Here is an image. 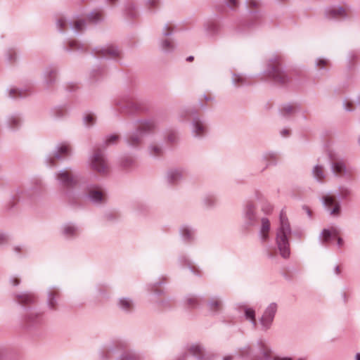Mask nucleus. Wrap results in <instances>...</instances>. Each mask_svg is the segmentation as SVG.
Masks as SVG:
<instances>
[{"label":"nucleus","mask_w":360,"mask_h":360,"mask_svg":"<svg viewBox=\"0 0 360 360\" xmlns=\"http://www.w3.org/2000/svg\"><path fill=\"white\" fill-rule=\"evenodd\" d=\"M116 360H143V356L136 350L127 349L120 355Z\"/></svg>","instance_id":"nucleus-23"},{"label":"nucleus","mask_w":360,"mask_h":360,"mask_svg":"<svg viewBox=\"0 0 360 360\" xmlns=\"http://www.w3.org/2000/svg\"><path fill=\"white\" fill-rule=\"evenodd\" d=\"M89 165L91 169L101 174H107L110 172V166L105 159H91Z\"/></svg>","instance_id":"nucleus-14"},{"label":"nucleus","mask_w":360,"mask_h":360,"mask_svg":"<svg viewBox=\"0 0 360 360\" xmlns=\"http://www.w3.org/2000/svg\"><path fill=\"white\" fill-rule=\"evenodd\" d=\"M127 347V343L122 340H116L99 352V356L102 360H109L110 354L115 350H122Z\"/></svg>","instance_id":"nucleus-10"},{"label":"nucleus","mask_w":360,"mask_h":360,"mask_svg":"<svg viewBox=\"0 0 360 360\" xmlns=\"http://www.w3.org/2000/svg\"><path fill=\"white\" fill-rule=\"evenodd\" d=\"M229 6L231 8H235L238 6V0H229Z\"/></svg>","instance_id":"nucleus-54"},{"label":"nucleus","mask_w":360,"mask_h":360,"mask_svg":"<svg viewBox=\"0 0 360 360\" xmlns=\"http://www.w3.org/2000/svg\"><path fill=\"white\" fill-rule=\"evenodd\" d=\"M312 173L314 179L319 182H321L326 177L324 170L320 165H316L313 169Z\"/></svg>","instance_id":"nucleus-30"},{"label":"nucleus","mask_w":360,"mask_h":360,"mask_svg":"<svg viewBox=\"0 0 360 360\" xmlns=\"http://www.w3.org/2000/svg\"><path fill=\"white\" fill-rule=\"evenodd\" d=\"M328 64V61L326 60H323V59H321L318 61V66L320 68H322L325 66H326Z\"/></svg>","instance_id":"nucleus-53"},{"label":"nucleus","mask_w":360,"mask_h":360,"mask_svg":"<svg viewBox=\"0 0 360 360\" xmlns=\"http://www.w3.org/2000/svg\"><path fill=\"white\" fill-rule=\"evenodd\" d=\"M86 198L96 205H100L105 202V191L97 186H90L88 187Z\"/></svg>","instance_id":"nucleus-7"},{"label":"nucleus","mask_w":360,"mask_h":360,"mask_svg":"<svg viewBox=\"0 0 360 360\" xmlns=\"http://www.w3.org/2000/svg\"><path fill=\"white\" fill-rule=\"evenodd\" d=\"M127 142L132 146H136L139 142V138L137 134H132L128 138Z\"/></svg>","instance_id":"nucleus-38"},{"label":"nucleus","mask_w":360,"mask_h":360,"mask_svg":"<svg viewBox=\"0 0 360 360\" xmlns=\"http://www.w3.org/2000/svg\"><path fill=\"white\" fill-rule=\"evenodd\" d=\"M164 283H165L164 281H156L153 283H150L149 285L150 292L157 295H163V293H164L163 290L158 289V286L161 285Z\"/></svg>","instance_id":"nucleus-31"},{"label":"nucleus","mask_w":360,"mask_h":360,"mask_svg":"<svg viewBox=\"0 0 360 360\" xmlns=\"http://www.w3.org/2000/svg\"><path fill=\"white\" fill-rule=\"evenodd\" d=\"M105 218L108 221H115L118 218V216L114 212H108L105 214Z\"/></svg>","instance_id":"nucleus-43"},{"label":"nucleus","mask_w":360,"mask_h":360,"mask_svg":"<svg viewBox=\"0 0 360 360\" xmlns=\"http://www.w3.org/2000/svg\"><path fill=\"white\" fill-rule=\"evenodd\" d=\"M343 240L342 238H337V245L339 247V248H341L342 245H343Z\"/></svg>","instance_id":"nucleus-58"},{"label":"nucleus","mask_w":360,"mask_h":360,"mask_svg":"<svg viewBox=\"0 0 360 360\" xmlns=\"http://www.w3.org/2000/svg\"><path fill=\"white\" fill-rule=\"evenodd\" d=\"M41 190V185L31 187L28 189L24 190L21 192L20 198L22 200L30 199L32 200L34 196L39 195Z\"/></svg>","instance_id":"nucleus-24"},{"label":"nucleus","mask_w":360,"mask_h":360,"mask_svg":"<svg viewBox=\"0 0 360 360\" xmlns=\"http://www.w3.org/2000/svg\"><path fill=\"white\" fill-rule=\"evenodd\" d=\"M188 269L195 276H202L201 270L199 269V267H198L197 266L193 264V263L191 266H189V267Z\"/></svg>","instance_id":"nucleus-40"},{"label":"nucleus","mask_w":360,"mask_h":360,"mask_svg":"<svg viewBox=\"0 0 360 360\" xmlns=\"http://www.w3.org/2000/svg\"><path fill=\"white\" fill-rule=\"evenodd\" d=\"M57 180L59 185L64 189L74 188L77 184V178L66 169H63L57 174Z\"/></svg>","instance_id":"nucleus-8"},{"label":"nucleus","mask_w":360,"mask_h":360,"mask_svg":"<svg viewBox=\"0 0 360 360\" xmlns=\"http://www.w3.org/2000/svg\"><path fill=\"white\" fill-rule=\"evenodd\" d=\"M338 233V231L335 228H332L331 229H324L319 236V241L323 245H324L331 239L335 238Z\"/></svg>","instance_id":"nucleus-20"},{"label":"nucleus","mask_w":360,"mask_h":360,"mask_svg":"<svg viewBox=\"0 0 360 360\" xmlns=\"http://www.w3.org/2000/svg\"><path fill=\"white\" fill-rule=\"evenodd\" d=\"M60 296V289L57 286H51L47 290L46 305L50 310H56Z\"/></svg>","instance_id":"nucleus-9"},{"label":"nucleus","mask_w":360,"mask_h":360,"mask_svg":"<svg viewBox=\"0 0 360 360\" xmlns=\"http://www.w3.org/2000/svg\"><path fill=\"white\" fill-rule=\"evenodd\" d=\"M152 150H153V152H154V155H158V156H159V155H162V149H161V148H160V146H156V145H155V146H153L152 147Z\"/></svg>","instance_id":"nucleus-48"},{"label":"nucleus","mask_w":360,"mask_h":360,"mask_svg":"<svg viewBox=\"0 0 360 360\" xmlns=\"http://www.w3.org/2000/svg\"><path fill=\"white\" fill-rule=\"evenodd\" d=\"M9 241V236L4 232H0V246L6 244Z\"/></svg>","instance_id":"nucleus-42"},{"label":"nucleus","mask_w":360,"mask_h":360,"mask_svg":"<svg viewBox=\"0 0 360 360\" xmlns=\"http://www.w3.org/2000/svg\"><path fill=\"white\" fill-rule=\"evenodd\" d=\"M77 41H70L69 42V46H70V47L71 49H74V48H75V46H77Z\"/></svg>","instance_id":"nucleus-63"},{"label":"nucleus","mask_w":360,"mask_h":360,"mask_svg":"<svg viewBox=\"0 0 360 360\" xmlns=\"http://www.w3.org/2000/svg\"><path fill=\"white\" fill-rule=\"evenodd\" d=\"M12 297L23 310L22 324L25 328H35L42 323L43 313L32 307L37 302V295L29 291H22L13 292Z\"/></svg>","instance_id":"nucleus-1"},{"label":"nucleus","mask_w":360,"mask_h":360,"mask_svg":"<svg viewBox=\"0 0 360 360\" xmlns=\"http://www.w3.org/2000/svg\"><path fill=\"white\" fill-rule=\"evenodd\" d=\"M259 217L256 212V207L254 203L248 202L243 210V227L248 230L258 224Z\"/></svg>","instance_id":"nucleus-6"},{"label":"nucleus","mask_w":360,"mask_h":360,"mask_svg":"<svg viewBox=\"0 0 360 360\" xmlns=\"http://www.w3.org/2000/svg\"><path fill=\"white\" fill-rule=\"evenodd\" d=\"M234 81L236 82H243V78L240 76H236L235 78H234Z\"/></svg>","instance_id":"nucleus-64"},{"label":"nucleus","mask_w":360,"mask_h":360,"mask_svg":"<svg viewBox=\"0 0 360 360\" xmlns=\"http://www.w3.org/2000/svg\"><path fill=\"white\" fill-rule=\"evenodd\" d=\"M207 308L212 315L219 314L223 309V300L219 296L210 297L207 303Z\"/></svg>","instance_id":"nucleus-13"},{"label":"nucleus","mask_w":360,"mask_h":360,"mask_svg":"<svg viewBox=\"0 0 360 360\" xmlns=\"http://www.w3.org/2000/svg\"><path fill=\"white\" fill-rule=\"evenodd\" d=\"M334 272L336 275H340V266L338 265L335 266V268H334Z\"/></svg>","instance_id":"nucleus-62"},{"label":"nucleus","mask_w":360,"mask_h":360,"mask_svg":"<svg viewBox=\"0 0 360 360\" xmlns=\"http://www.w3.org/2000/svg\"><path fill=\"white\" fill-rule=\"evenodd\" d=\"M178 261L179 264L184 266L188 268L193 264V262L186 255H181L179 257Z\"/></svg>","instance_id":"nucleus-36"},{"label":"nucleus","mask_w":360,"mask_h":360,"mask_svg":"<svg viewBox=\"0 0 360 360\" xmlns=\"http://www.w3.org/2000/svg\"><path fill=\"white\" fill-rule=\"evenodd\" d=\"M257 346L264 359H271L272 350L264 340H258L257 342Z\"/></svg>","instance_id":"nucleus-21"},{"label":"nucleus","mask_w":360,"mask_h":360,"mask_svg":"<svg viewBox=\"0 0 360 360\" xmlns=\"http://www.w3.org/2000/svg\"><path fill=\"white\" fill-rule=\"evenodd\" d=\"M116 164L125 170L131 169L136 165L134 159H117Z\"/></svg>","instance_id":"nucleus-28"},{"label":"nucleus","mask_w":360,"mask_h":360,"mask_svg":"<svg viewBox=\"0 0 360 360\" xmlns=\"http://www.w3.org/2000/svg\"><path fill=\"white\" fill-rule=\"evenodd\" d=\"M102 51L105 52L102 53V55H108L110 57H117L120 55V51L118 49L113 46H110L107 48L106 49L103 50Z\"/></svg>","instance_id":"nucleus-35"},{"label":"nucleus","mask_w":360,"mask_h":360,"mask_svg":"<svg viewBox=\"0 0 360 360\" xmlns=\"http://www.w3.org/2000/svg\"><path fill=\"white\" fill-rule=\"evenodd\" d=\"M203 203L207 207H212L215 203V199L212 195H207L203 198Z\"/></svg>","instance_id":"nucleus-37"},{"label":"nucleus","mask_w":360,"mask_h":360,"mask_svg":"<svg viewBox=\"0 0 360 360\" xmlns=\"http://www.w3.org/2000/svg\"><path fill=\"white\" fill-rule=\"evenodd\" d=\"M294 110V107L291 105H286L283 108V112L285 114L290 113Z\"/></svg>","instance_id":"nucleus-51"},{"label":"nucleus","mask_w":360,"mask_h":360,"mask_svg":"<svg viewBox=\"0 0 360 360\" xmlns=\"http://www.w3.org/2000/svg\"><path fill=\"white\" fill-rule=\"evenodd\" d=\"M162 46L165 49H169L170 48L172 49L173 46L172 42L168 40H165L163 42Z\"/></svg>","instance_id":"nucleus-52"},{"label":"nucleus","mask_w":360,"mask_h":360,"mask_svg":"<svg viewBox=\"0 0 360 360\" xmlns=\"http://www.w3.org/2000/svg\"><path fill=\"white\" fill-rule=\"evenodd\" d=\"M19 122H20L19 118L16 117H12L11 120V124H12L13 127L17 126Z\"/></svg>","instance_id":"nucleus-56"},{"label":"nucleus","mask_w":360,"mask_h":360,"mask_svg":"<svg viewBox=\"0 0 360 360\" xmlns=\"http://www.w3.org/2000/svg\"><path fill=\"white\" fill-rule=\"evenodd\" d=\"M279 221V226L276 233V244L280 255L283 259H288L290 255L289 237L292 230L286 213L283 210L280 212Z\"/></svg>","instance_id":"nucleus-2"},{"label":"nucleus","mask_w":360,"mask_h":360,"mask_svg":"<svg viewBox=\"0 0 360 360\" xmlns=\"http://www.w3.org/2000/svg\"><path fill=\"white\" fill-rule=\"evenodd\" d=\"M277 310L278 304L276 302H271L266 307L259 319V329L262 331L266 332L271 328Z\"/></svg>","instance_id":"nucleus-4"},{"label":"nucleus","mask_w":360,"mask_h":360,"mask_svg":"<svg viewBox=\"0 0 360 360\" xmlns=\"http://www.w3.org/2000/svg\"><path fill=\"white\" fill-rule=\"evenodd\" d=\"M349 9L344 7H339L337 8L332 9L328 13V17L330 18H340L347 16L349 14Z\"/></svg>","instance_id":"nucleus-26"},{"label":"nucleus","mask_w":360,"mask_h":360,"mask_svg":"<svg viewBox=\"0 0 360 360\" xmlns=\"http://www.w3.org/2000/svg\"><path fill=\"white\" fill-rule=\"evenodd\" d=\"M154 127V125L153 123H150V122H147V123H141L140 125H139V129L141 130V131H150L151 129H153Z\"/></svg>","instance_id":"nucleus-41"},{"label":"nucleus","mask_w":360,"mask_h":360,"mask_svg":"<svg viewBox=\"0 0 360 360\" xmlns=\"http://www.w3.org/2000/svg\"><path fill=\"white\" fill-rule=\"evenodd\" d=\"M252 349L250 346H245L242 347L238 352V354L242 358H249L252 356Z\"/></svg>","instance_id":"nucleus-34"},{"label":"nucleus","mask_w":360,"mask_h":360,"mask_svg":"<svg viewBox=\"0 0 360 360\" xmlns=\"http://www.w3.org/2000/svg\"><path fill=\"white\" fill-rule=\"evenodd\" d=\"M271 75L274 80L278 82L285 83L288 81V77L286 74L281 71L277 63H274L271 64Z\"/></svg>","instance_id":"nucleus-17"},{"label":"nucleus","mask_w":360,"mask_h":360,"mask_svg":"<svg viewBox=\"0 0 360 360\" xmlns=\"http://www.w3.org/2000/svg\"><path fill=\"white\" fill-rule=\"evenodd\" d=\"M155 307L158 310L168 309L172 307V298L167 297L155 302Z\"/></svg>","instance_id":"nucleus-29"},{"label":"nucleus","mask_w":360,"mask_h":360,"mask_svg":"<svg viewBox=\"0 0 360 360\" xmlns=\"http://www.w3.org/2000/svg\"><path fill=\"white\" fill-rule=\"evenodd\" d=\"M84 25V22L81 19H77L75 21L74 27L77 31H81Z\"/></svg>","instance_id":"nucleus-44"},{"label":"nucleus","mask_w":360,"mask_h":360,"mask_svg":"<svg viewBox=\"0 0 360 360\" xmlns=\"http://www.w3.org/2000/svg\"><path fill=\"white\" fill-rule=\"evenodd\" d=\"M58 154L60 156H70L72 155L71 147L65 143L61 144L58 148Z\"/></svg>","instance_id":"nucleus-32"},{"label":"nucleus","mask_w":360,"mask_h":360,"mask_svg":"<svg viewBox=\"0 0 360 360\" xmlns=\"http://www.w3.org/2000/svg\"><path fill=\"white\" fill-rule=\"evenodd\" d=\"M272 360H293V359H292V358L289 357V356H274ZM297 360H305V359L303 358H300Z\"/></svg>","instance_id":"nucleus-49"},{"label":"nucleus","mask_w":360,"mask_h":360,"mask_svg":"<svg viewBox=\"0 0 360 360\" xmlns=\"http://www.w3.org/2000/svg\"><path fill=\"white\" fill-rule=\"evenodd\" d=\"M244 316L245 319L250 322L253 328H257V321L255 317V309L250 307H245L244 309Z\"/></svg>","instance_id":"nucleus-27"},{"label":"nucleus","mask_w":360,"mask_h":360,"mask_svg":"<svg viewBox=\"0 0 360 360\" xmlns=\"http://www.w3.org/2000/svg\"><path fill=\"white\" fill-rule=\"evenodd\" d=\"M15 349L9 345H0V360H8L15 354Z\"/></svg>","instance_id":"nucleus-22"},{"label":"nucleus","mask_w":360,"mask_h":360,"mask_svg":"<svg viewBox=\"0 0 360 360\" xmlns=\"http://www.w3.org/2000/svg\"><path fill=\"white\" fill-rule=\"evenodd\" d=\"M179 235L186 243H191L195 239V229L191 226L183 224L179 227Z\"/></svg>","instance_id":"nucleus-12"},{"label":"nucleus","mask_w":360,"mask_h":360,"mask_svg":"<svg viewBox=\"0 0 360 360\" xmlns=\"http://www.w3.org/2000/svg\"><path fill=\"white\" fill-rule=\"evenodd\" d=\"M172 30H173V28H172V25H167L165 27V34L166 35L169 34L172 32Z\"/></svg>","instance_id":"nucleus-57"},{"label":"nucleus","mask_w":360,"mask_h":360,"mask_svg":"<svg viewBox=\"0 0 360 360\" xmlns=\"http://www.w3.org/2000/svg\"><path fill=\"white\" fill-rule=\"evenodd\" d=\"M320 200L325 210L330 216L337 217L340 215L341 204L338 200L336 195L330 193L323 194L321 197Z\"/></svg>","instance_id":"nucleus-5"},{"label":"nucleus","mask_w":360,"mask_h":360,"mask_svg":"<svg viewBox=\"0 0 360 360\" xmlns=\"http://www.w3.org/2000/svg\"><path fill=\"white\" fill-rule=\"evenodd\" d=\"M270 221L266 217L261 219V227L259 232L262 243H264L269 240Z\"/></svg>","instance_id":"nucleus-16"},{"label":"nucleus","mask_w":360,"mask_h":360,"mask_svg":"<svg viewBox=\"0 0 360 360\" xmlns=\"http://www.w3.org/2000/svg\"><path fill=\"white\" fill-rule=\"evenodd\" d=\"M330 166L332 172L336 176H343L348 173V169L341 159H331Z\"/></svg>","instance_id":"nucleus-15"},{"label":"nucleus","mask_w":360,"mask_h":360,"mask_svg":"<svg viewBox=\"0 0 360 360\" xmlns=\"http://www.w3.org/2000/svg\"><path fill=\"white\" fill-rule=\"evenodd\" d=\"M195 131L197 135H202L205 131V127L200 122H196L195 124Z\"/></svg>","instance_id":"nucleus-39"},{"label":"nucleus","mask_w":360,"mask_h":360,"mask_svg":"<svg viewBox=\"0 0 360 360\" xmlns=\"http://www.w3.org/2000/svg\"><path fill=\"white\" fill-rule=\"evenodd\" d=\"M340 296L344 303H347L348 302L349 297L345 292H342Z\"/></svg>","instance_id":"nucleus-55"},{"label":"nucleus","mask_w":360,"mask_h":360,"mask_svg":"<svg viewBox=\"0 0 360 360\" xmlns=\"http://www.w3.org/2000/svg\"><path fill=\"white\" fill-rule=\"evenodd\" d=\"M95 120H96V117L94 115L92 114H88L86 117H85V121H86V123L88 124V125H92L94 122H95Z\"/></svg>","instance_id":"nucleus-46"},{"label":"nucleus","mask_w":360,"mask_h":360,"mask_svg":"<svg viewBox=\"0 0 360 360\" xmlns=\"http://www.w3.org/2000/svg\"><path fill=\"white\" fill-rule=\"evenodd\" d=\"M189 356H193L196 360H208L205 347L200 342L188 344L186 352L179 354L176 360H188Z\"/></svg>","instance_id":"nucleus-3"},{"label":"nucleus","mask_w":360,"mask_h":360,"mask_svg":"<svg viewBox=\"0 0 360 360\" xmlns=\"http://www.w3.org/2000/svg\"><path fill=\"white\" fill-rule=\"evenodd\" d=\"M166 178L169 184H176L183 178V171L179 168L169 169L167 172Z\"/></svg>","instance_id":"nucleus-18"},{"label":"nucleus","mask_w":360,"mask_h":360,"mask_svg":"<svg viewBox=\"0 0 360 360\" xmlns=\"http://www.w3.org/2000/svg\"><path fill=\"white\" fill-rule=\"evenodd\" d=\"M119 139V136L117 135V134H112L111 136H110L107 139H106V143L108 144H112V143H116Z\"/></svg>","instance_id":"nucleus-47"},{"label":"nucleus","mask_w":360,"mask_h":360,"mask_svg":"<svg viewBox=\"0 0 360 360\" xmlns=\"http://www.w3.org/2000/svg\"><path fill=\"white\" fill-rule=\"evenodd\" d=\"M117 307L120 310L126 313H130L134 309V302L131 297H122L117 300Z\"/></svg>","instance_id":"nucleus-19"},{"label":"nucleus","mask_w":360,"mask_h":360,"mask_svg":"<svg viewBox=\"0 0 360 360\" xmlns=\"http://www.w3.org/2000/svg\"><path fill=\"white\" fill-rule=\"evenodd\" d=\"M101 13H93L91 15H90L89 16V20L93 21V20H98L101 18Z\"/></svg>","instance_id":"nucleus-50"},{"label":"nucleus","mask_w":360,"mask_h":360,"mask_svg":"<svg viewBox=\"0 0 360 360\" xmlns=\"http://www.w3.org/2000/svg\"><path fill=\"white\" fill-rule=\"evenodd\" d=\"M9 282L13 286H18L20 283V278L17 276H13L10 278Z\"/></svg>","instance_id":"nucleus-45"},{"label":"nucleus","mask_w":360,"mask_h":360,"mask_svg":"<svg viewBox=\"0 0 360 360\" xmlns=\"http://www.w3.org/2000/svg\"><path fill=\"white\" fill-rule=\"evenodd\" d=\"M249 4L252 7H256L258 5V2L256 0H250Z\"/></svg>","instance_id":"nucleus-61"},{"label":"nucleus","mask_w":360,"mask_h":360,"mask_svg":"<svg viewBox=\"0 0 360 360\" xmlns=\"http://www.w3.org/2000/svg\"><path fill=\"white\" fill-rule=\"evenodd\" d=\"M346 105V109L348 110H351L353 109V107H352V103L349 101H347L345 104Z\"/></svg>","instance_id":"nucleus-60"},{"label":"nucleus","mask_w":360,"mask_h":360,"mask_svg":"<svg viewBox=\"0 0 360 360\" xmlns=\"http://www.w3.org/2000/svg\"><path fill=\"white\" fill-rule=\"evenodd\" d=\"M185 304L190 308H197L200 306L202 300L198 295H189L185 297Z\"/></svg>","instance_id":"nucleus-25"},{"label":"nucleus","mask_w":360,"mask_h":360,"mask_svg":"<svg viewBox=\"0 0 360 360\" xmlns=\"http://www.w3.org/2000/svg\"><path fill=\"white\" fill-rule=\"evenodd\" d=\"M175 138H176V135L174 133H171L170 134L168 135V139L171 142L174 141Z\"/></svg>","instance_id":"nucleus-59"},{"label":"nucleus","mask_w":360,"mask_h":360,"mask_svg":"<svg viewBox=\"0 0 360 360\" xmlns=\"http://www.w3.org/2000/svg\"><path fill=\"white\" fill-rule=\"evenodd\" d=\"M79 233V227L75 224L68 222L63 224L60 227V234L67 240L75 239Z\"/></svg>","instance_id":"nucleus-11"},{"label":"nucleus","mask_w":360,"mask_h":360,"mask_svg":"<svg viewBox=\"0 0 360 360\" xmlns=\"http://www.w3.org/2000/svg\"><path fill=\"white\" fill-rule=\"evenodd\" d=\"M338 195L341 200H347L351 195V190L347 187L340 186Z\"/></svg>","instance_id":"nucleus-33"}]
</instances>
